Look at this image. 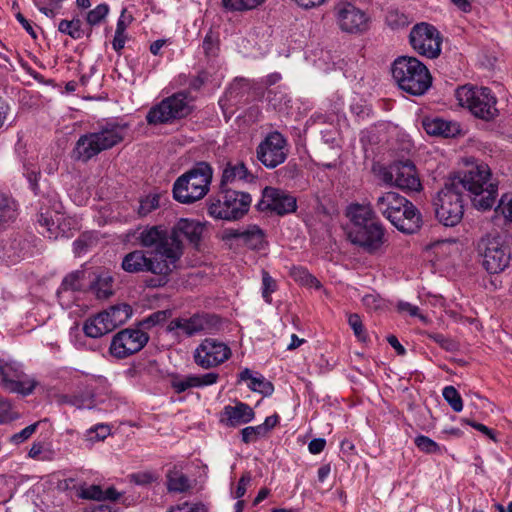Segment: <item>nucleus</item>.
<instances>
[{"instance_id":"obj_44","label":"nucleus","mask_w":512,"mask_h":512,"mask_svg":"<svg viewBox=\"0 0 512 512\" xmlns=\"http://www.w3.org/2000/svg\"><path fill=\"white\" fill-rule=\"evenodd\" d=\"M241 439L245 444L256 442L258 439L265 437L263 428L257 426H248L241 430Z\"/></svg>"},{"instance_id":"obj_63","label":"nucleus","mask_w":512,"mask_h":512,"mask_svg":"<svg viewBox=\"0 0 512 512\" xmlns=\"http://www.w3.org/2000/svg\"><path fill=\"white\" fill-rule=\"evenodd\" d=\"M325 445H326L325 439L315 438L309 442L308 450L312 454H319L324 450Z\"/></svg>"},{"instance_id":"obj_25","label":"nucleus","mask_w":512,"mask_h":512,"mask_svg":"<svg viewBox=\"0 0 512 512\" xmlns=\"http://www.w3.org/2000/svg\"><path fill=\"white\" fill-rule=\"evenodd\" d=\"M255 176L248 170L241 161L228 162L223 169L220 187L229 188V185L238 183H249L254 181Z\"/></svg>"},{"instance_id":"obj_50","label":"nucleus","mask_w":512,"mask_h":512,"mask_svg":"<svg viewBox=\"0 0 512 512\" xmlns=\"http://www.w3.org/2000/svg\"><path fill=\"white\" fill-rule=\"evenodd\" d=\"M75 294L76 293L69 291V290H65V289H61V288L58 289L57 297H58L59 304L62 306V308L70 309L73 306L74 302L76 301Z\"/></svg>"},{"instance_id":"obj_21","label":"nucleus","mask_w":512,"mask_h":512,"mask_svg":"<svg viewBox=\"0 0 512 512\" xmlns=\"http://www.w3.org/2000/svg\"><path fill=\"white\" fill-rule=\"evenodd\" d=\"M260 211H273L278 215L292 213L297 208L296 198L284 190L266 187L262 192V199L258 202Z\"/></svg>"},{"instance_id":"obj_9","label":"nucleus","mask_w":512,"mask_h":512,"mask_svg":"<svg viewBox=\"0 0 512 512\" xmlns=\"http://www.w3.org/2000/svg\"><path fill=\"white\" fill-rule=\"evenodd\" d=\"M476 252L482 267L490 274L504 271L510 263V250L499 236H482L476 243Z\"/></svg>"},{"instance_id":"obj_11","label":"nucleus","mask_w":512,"mask_h":512,"mask_svg":"<svg viewBox=\"0 0 512 512\" xmlns=\"http://www.w3.org/2000/svg\"><path fill=\"white\" fill-rule=\"evenodd\" d=\"M190 112L191 106L187 94L179 92L150 108L146 120L150 125L166 124L186 117Z\"/></svg>"},{"instance_id":"obj_22","label":"nucleus","mask_w":512,"mask_h":512,"mask_svg":"<svg viewBox=\"0 0 512 512\" xmlns=\"http://www.w3.org/2000/svg\"><path fill=\"white\" fill-rule=\"evenodd\" d=\"M219 322L218 317L213 315L200 316L194 315L190 318H176L173 319L167 329L170 332L180 331L182 334L192 336L205 329L210 330L214 325Z\"/></svg>"},{"instance_id":"obj_1","label":"nucleus","mask_w":512,"mask_h":512,"mask_svg":"<svg viewBox=\"0 0 512 512\" xmlns=\"http://www.w3.org/2000/svg\"><path fill=\"white\" fill-rule=\"evenodd\" d=\"M140 245L150 250L136 249L127 253L121 262V268L131 274L150 273L144 280L148 288L165 286L179 262V251L173 243H167V236L154 227L147 226L137 237Z\"/></svg>"},{"instance_id":"obj_15","label":"nucleus","mask_w":512,"mask_h":512,"mask_svg":"<svg viewBox=\"0 0 512 512\" xmlns=\"http://www.w3.org/2000/svg\"><path fill=\"white\" fill-rule=\"evenodd\" d=\"M348 238L354 245L369 254L377 253L385 243V229L379 221L352 227Z\"/></svg>"},{"instance_id":"obj_8","label":"nucleus","mask_w":512,"mask_h":512,"mask_svg":"<svg viewBox=\"0 0 512 512\" xmlns=\"http://www.w3.org/2000/svg\"><path fill=\"white\" fill-rule=\"evenodd\" d=\"M455 96L459 105L467 108L477 118L488 121L498 114L496 97L488 88L465 85L456 90Z\"/></svg>"},{"instance_id":"obj_26","label":"nucleus","mask_w":512,"mask_h":512,"mask_svg":"<svg viewBox=\"0 0 512 512\" xmlns=\"http://www.w3.org/2000/svg\"><path fill=\"white\" fill-rule=\"evenodd\" d=\"M423 127L429 135L454 137L460 133V126L456 122L447 121L442 118L425 119Z\"/></svg>"},{"instance_id":"obj_48","label":"nucleus","mask_w":512,"mask_h":512,"mask_svg":"<svg viewBox=\"0 0 512 512\" xmlns=\"http://www.w3.org/2000/svg\"><path fill=\"white\" fill-rule=\"evenodd\" d=\"M110 434V428L107 425H97L87 431V439L91 442L104 440Z\"/></svg>"},{"instance_id":"obj_42","label":"nucleus","mask_w":512,"mask_h":512,"mask_svg":"<svg viewBox=\"0 0 512 512\" xmlns=\"http://www.w3.org/2000/svg\"><path fill=\"white\" fill-rule=\"evenodd\" d=\"M109 13V6L107 4H99L94 9L87 13L86 21L89 25H98L106 18Z\"/></svg>"},{"instance_id":"obj_24","label":"nucleus","mask_w":512,"mask_h":512,"mask_svg":"<svg viewBox=\"0 0 512 512\" xmlns=\"http://www.w3.org/2000/svg\"><path fill=\"white\" fill-rule=\"evenodd\" d=\"M255 418L254 410L246 403L237 402L234 406L223 408L220 422L228 427H237L247 424Z\"/></svg>"},{"instance_id":"obj_23","label":"nucleus","mask_w":512,"mask_h":512,"mask_svg":"<svg viewBox=\"0 0 512 512\" xmlns=\"http://www.w3.org/2000/svg\"><path fill=\"white\" fill-rule=\"evenodd\" d=\"M226 239H240L243 244L253 250H261L267 245L265 232L257 225H248L242 229H229L225 232Z\"/></svg>"},{"instance_id":"obj_17","label":"nucleus","mask_w":512,"mask_h":512,"mask_svg":"<svg viewBox=\"0 0 512 512\" xmlns=\"http://www.w3.org/2000/svg\"><path fill=\"white\" fill-rule=\"evenodd\" d=\"M230 356L229 346L213 338L204 339L197 346L193 355L195 363L203 369L216 367L228 360Z\"/></svg>"},{"instance_id":"obj_39","label":"nucleus","mask_w":512,"mask_h":512,"mask_svg":"<svg viewBox=\"0 0 512 512\" xmlns=\"http://www.w3.org/2000/svg\"><path fill=\"white\" fill-rule=\"evenodd\" d=\"M414 443L416 447L427 454H439L441 453L440 446L431 438L419 435L415 438Z\"/></svg>"},{"instance_id":"obj_27","label":"nucleus","mask_w":512,"mask_h":512,"mask_svg":"<svg viewBox=\"0 0 512 512\" xmlns=\"http://www.w3.org/2000/svg\"><path fill=\"white\" fill-rule=\"evenodd\" d=\"M90 289L99 300H106L114 294L113 277L109 272L99 273L91 283Z\"/></svg>"},{"instance_id":"obj_36","label":"nucleus","mask_w":512,"mask_h":512,"mask_svg":"<svg viewBox=\"0 0 512 512\" xmlns=\"http://www.w3.org/2000/svg\"><path fill=\"white\" fill-rule=\"evenodd\" d=\"M198 376L187 375L185 377H175L171 381V386L176 393H183L190 388H198Z\"/></svg>"},{"instance_id":"obj_6","label":"nucleus","mask_w":512,"mask_h":512,"mask_svg":"<svg viewBox=\"0 0 512 512\" xmlns=\"http://www.w3.org/2000/svg\"><path fill=\"white\" fill-rule=\"evenodd\" d=\"M213 170L207 162H198L179 176L173 184L174 199L191 204L204 198L212 181Z\"/></svg>"},{"instance_id":"obj_43","label":"nucleus","mask_w":512,"mask_h":512,"mask_svg":"<svg viewBox=\"0 0 512 512\" xmlns=\"http://www.w3.org/2000/svg\"><path fill=\"white\" fill-rule=\"evenodd\" d=\"M160 195L151 194L146 196L140 201V205L138 208V214L140 216H146L151 213L153 210L159 207Z\"/></svg>"},{"instance_id":"obj_58","label":"nucleus","mask_w":512,"mask_h":512,"mask_svg":"<svg viewBox=\"0 0 512 512\" xmlns=\"http://www.w3.org/2000/svg\"><path fill=\"white\" fill-rule=\"evenodd\" d=\"M461 422L466 423L467 425H469V426L473 427L474 429L480 431L481 433L487 435L493 441H496L495 434H494L493 430H491L487 426H485L481 423L471 421L469 419H462Z\"/></svg>"},{"instance_id":"obj_33","label":"nucleus","mask_w":512,"mask_h":512,"mask_svg":"<svg viewBox=\"0 0 512 512\" xmlns=\"http://www.w3.org/2000/svg\"><path fill=\"white\" fill-rule=\"evenodd\" d=\"M58 30L63 34L69 35L73 39H80L84 35L82 22L78 18H74L72 20H61L58 25Z\"/></svg>"},{"instance_id":"obj_35","label":"nucleus","mask_w":512,"mask_h":512,"mask_svg":"<svg viewBox=\"0 0 512 512\" xmlns=\"http://www.w3.org/2000/svg\"><path fill=\"white\" fill-rule=\"evenodd\" d=\"M83 331L91 338H99L107 334V329L103 326V320L98 319L97 315L85 321Z\"/></svg>"},{"instance_id":"obj_51","label":"nucleus","mask_w":512,"mask_h":512,"mask_svg":"<svg viewBox=\"0 0 512 512\" xmlns=\"http://www.w3.org/2000/svg\"><path fill=\"white\" fill-rule=\"evenodd\" d=\"M80 497L84 499L101 501L103 500V490L98 485H91L81 489Z\"/></svg>"},{"instance_id":"obj_60","label":"nucleus","mask_w":512,"mask_h":512,"mask_svg":"<svg viewBox=\"0 0 512 512\" xmlns=\"http://www.w3.org/2000/svg\"><path fill=\"white\" fill-rule=\"evenodd\" d=\"M198 376V387H204L215 384L219 379V374L215 372H209Z\"/></svg>"},{"instance_id":"obj_37","label":"nucleus","mask_w":512,"mask_h":512,"mask_svg":"<svg viewBox=\"0 0 512 512\" xmlns=\"http://www.w3.org/2000/svg\"><path fill=\"white\" fill-rule=\"evenodd\" d=\"M443 398L455 412L463 410V401L461 395L454 386H446L442 392Z\"/></svg>"},{"instance_id":"obj_14","label":"nucleus","mask_w":512,"mask_h":512,"mask_svg":"<svg viewBox=\"0 0 512 512\" xmlns=\"http://www.w3.org/2000/svg\"><path fill=\"white\" fill-rule=\"evenodd\" d=\"M383 181L406 192H418L422 184L415 165L411 161L396 162L382 174Z\"/></svg>"},{"instance_id":"obj_38","label":"nucleus","mask_w":512,"mask_h":512,"mask_svg":"<svg viewBox=\"0 0 512 512\" xmlns=\"http://www.w3.org/2000/svg\"><path fill=\"white\" fill-rule=\"evenodd\" d=\"M248 387L254 391L264 395L272 394L274 387L272 383L265 379L261 374L256 373L252 381L248 384Z\"/></svg>"},{"instance_id":"obj_52","label":"nucleus","mask_w":512,"mask_h":512,"mask_svg":"<svg viewBox=\"0 0 512 512\" xmlns=\"http://www.w3.org/2000/svg\"><path fill=\"white\" fill-rule=\"evenodd\" d=\"M37 427H38V422L25 427L20 432L15 433L14 435L11 436V442H13L15 444H20V443L24 442L25 440L30 438L33 433H35Z\"/></svg>"},{"instance_id":"obj_56","label":"nucleus","mask_w":512,"mask_h":512,"mask_svg":"<svg viewBox=\"0 0 512 512\" xmlns=\"http://www.w3.org/2000/svg\"><path fill=\"white\" fill-rule=\"evenodd\" d=\"M428 338L439 344L445 350L451 351L455 348V344L450 339L439 333H425Z\"/></svg>"},{"instance_id":"obj_31","label":"nucleus","mask_w":512,"mask_h":512,"mask_svg":"<svg viewBox=\"0 0 512 512\" xmlns=\"http://www.w3.org/2000/svg\"><path fill=\"white\" fill-rule=\"evenodd\" d=\"M16 217L15 202L7 195L0 193V227Z\"/></svg>"},{"instance_id":"obj_55","label":"nucleus","mask_w":512,"mask_h":512,"mask_svg":"<svg viewBox=\"0 0 512 512\" xmlns=\"http://www.w3.org/2000/svg\"><path fill=\"white\" fill-rule=\"evenodd\" d=\"M167 318V311H157L145 318L140 324L145 328H150L162 323Z\"/></svg>"},{"instance_id":"obj_59","label":"nucleus","mask_w":512,"mask_h":512,"mask_svg":"<svg viewBox=\"0 0 512 512\" xmlns=\"http://www.w3.org/2000/svg\"><path fill=\"white\" fill-rule=\"evenodd\" d=\"M223 7L232 12H243L245 11V0H222Z\"/></svg>"},{"instance_id":"obj_16","label":"nucleus","mask_w":512,"mask_h":512,"mask_svg":"<svg viewBox=\"0 0 512 512\" xmlns=\"http://www.w3.org/2000/svg\"><path fill=\"white\" fill-rule=\"evenodd\" d=\"M149 335L141 329H123L115 334L110 344V353L118 359L126 358L143 349Z\"/></svg>"},{"instance_id":"obj_47","label":"nucleus","mask_w":512,"mask_h":512,"mask_svg":"<svg viewBox=\"0 0 512 512\" xmlns=\"http://www.w3.org/2000/svg\"><path fill=\"white\" fill-rule=\"evenodd\" d=\"M496 212L503 215L506 221L512 222V195L504 194L501 196Z\"/></svg>"},{"instance_id":"obj_53","label":"nucleus","mask_w":512,"mask_h":512,"mask_svg":"<svg viewBox=\"0 0 512 512\" xmlns=\"http://www.w3.org/2000/svg\"><path fill=\"white\" fill-rule=\"evenodd\" d=\"M167 512H207L206 508L202 504H191L184 502L169 508Z\"/></svg>"},{"instance_id":"obj_30","label":"nucleus","mask_w":512,"mask_h":512,"mask_svg":"<svg viewBox=\"0 0 512 512\" xmlns=\"http://www.w3.org/2000/svg\"><path fill=\"white\" fill-rule=\"evenodd\" d=\"M104 312L112 320L116 328L124 324L132 315V309L128 304L111 306L109 309L104 310Z\"/></svg>"},{"instance_id":"obj_12","label":"nucleus","mask_w":512,"mask_h":512,"mask_svg":"<svg viewBox=\"0 0 512 512\" xmlns=\"http://www.w3.org/2000/svg\"><path fill=\"white\" fill-rule=\"evenodd\" d=\"M409 41L418 54L427 58H437L441 53L440 32L431 24L424 22L416 24L410 31Z\"/></svg>"},{"instance_id":"obj_29","label":"nucleus","mask_w":512,"mask_h":512,"mask_svg":"<svg viewBox=\"0 0 512 512\" xmlns=\"http://www.w3.org/2000/svg\"><path fill=\"white\" fill-rule=\"evenodd\" d=\"M191 488L189 479L179 471H170L167 474V489L169 492L183 493Z\"/></svg>"},{"instance_id":"obj_28","label":"nucleus","mask_w":512,"mask_h":512,"mask_svg":"<svg viewBox=\"0 0 512 512\" xmlns=\"http://www.w3.org/2000/svg\"><path fill=\"white\" fill-rule=\"evenodd\" d=\"M347 216L353 223V227L378 221L370 205L352 204L348 207Z\"/></svg>"},{"instance_id":"obj_13","label":"nucleus","mask_w":512,"mask_h":512,"mask_svg":"<svg viewBox=\"0 0 512 512\" xmlns=\"http://www.w3.org/2000/svg\"><path fill=\"white\" fill-rule=\"evenodd\" d=\"M286 138L277 131L270 132L257 146L256 157L268 169L284 163L288 156Z\"/></svg>"},{"instance_id":"obj_3","label":"nucleus","mask_w":512,"mask_h":512,"mask_svg":"<svg viewBox=\"0 0 512 512\" xmlns=\"http://www.w3.org/2000/svg\"><path fill=\"white\" fill-rule=\"evenodd\" d=\"M375 208L403 233L412 234L420 227L419 211L412 202L397 192L388 191L379 195Z\"/></svg>"},{"instance_id":"obj_62","label":"nucleus","mask_w":512,"mask_h":512,"mask_svg":"<svg viewBox=\"0 0 512 512\" xmlns=\"http://www.w3.org/2000/svg\"><path fill=\"white\" fill-rule=\"evenodd\" d=\"M10 411V402H8L7 400L0 399V423H5L12 419Z\"/></svg>"},{"instance_id":"obj_61","label":"nucleus","mask_w":512,"mask_h":512,"mask_svg":"<svg viewBox=\"0 0 512 512\" xmlns=\"http://www.w3.org/2000/svg\"><path fill=\"white\" fill-rule=\"evenodd\" d=\"M203 49L206 55L215 56L217 51V45L212 35L207 34L203 40Z\"/></svg>"},{"instance_id":"obj_54","label":"nucleus","mask_w":512,"mask_h":512,"mask_svg":"<svg viewBox=\"0 0 512 512\" xmlns=\"http://www.w3.org/2000/svg\"><path fill=\"white\" fill-rule=\"evenodd\" d=\"M397 309L399 312H407L410 316L419 317L421 321L424 323L428 322L426 316L419 314V308L415 305H412L408 302L400 301L397 304Z\"/></svg>"},{"instance_id":"obj_18","label":"nucleus","mask_w":512,"mask_h":512,"mask_svg":"<svg viewBox=\"0 0 512 512\" xmlns=\"http://www.w3.org/2000/svg\"><path fill=\"white\" fill-rule=\"evenodd\" d=\"M334 11L336 22L343 32L360 34L368 30V15L352 3L339 2L335 6Z\"/></svg>"},{"instance_id":"obj_41","label":"nucleus","mask_w":512,"mask_h":512,"mask_svg":"<svg viewBox=\"0 0 512 512\" xmlns=\"http://www.w3.org/2000/svg\"><path fill=\"white\" fill-rule=\"evenodd\" d=\"M277 289L276 281L270 276V274L262 270V297L266 303L270 304L272 302V293H274Z\"/></svg>"},{"instance_id":"obj_40","label":"nucleus","mask_w":512,"mask_h":512,"mask_svg":"<svg viewBox=\"0 0 512 512\" xmlns=\"http://www.w3.org/2000/svg\"><path fill=\"white\" fill-rule=\"evenodd\" d=\"M83 272L74 271L69 273L62 281L60 288L72 291L74 293L79 292L82 288L81 278Z\"/></svg>"},{"instance_id":"obj_49","label":"nucleus","mask_w":512,"mask_h":512,"mask_svg":"<svg viewBox=\"0 0 512 512\" xmlns=\"http://www.w3.org/2000/svg\"><path fill=\"white\" fill-rule=\"evenodd\" d=\"M252 481V476L249 472L244 473L241 478L238 481L237 487L235 491L232 492V497L235 499L242 498L246 491L248 486L250 485Z\"/></svg>"},{"instance_id":"obj_7","label":"nucleus","mask_w":512,"mask_h":512,"mask_svg":"<svg viewBox=\"0 0 512 512\" xmlns=\"http://www.w3.org/2000/svg\"><path fill=\"white\" fill-rule=\"evenodd\" d=\"M251 201L248 193L220 187L218 195L209 199L208 214L215 219L238 220L248 212Z\"/></svg>"},{"instance_id":"obj_5","label":"nucleus","mask_w":512,"mask_h":512,"mask_svg":"<svg viewBox=\"0 0 512 512\" xmlns=\"http://www.w3.org/2000/svg\"><path fill=\"white\" fill-rule=\"evenodd\" d=\"M391 73L398 87L413 96L424 95L432 84L428 68L416 57L399 56L392 63Z\"/></svg>"},{"instance_id":"obj_45","label":"nucleus","mask_w":512,"mask_h":512,"mask_svg":"<svg viewBox=\"0 0 512 512\" xmlns=\"http://www.w3.org/2000/svg\"><path fill=\"white\" fill-rule=\"evenodd\" d=\"M386 22L391 28L398 29L407 26L409 24V19L404 13L397 10H391L386 15Z\"/></svg>"},{"instance_id":"obj_20","label":"nucleus","mask_w":512,"mask_h":512,"mask_svg":"<svg viewBox=\"0 0 512 512\" xmlns=\"http://www.w3.org/2000/svg\"><path fill=\"white\" fill-rule=\"evenodd\" d=\"M153 227L167 236V243L176 245L179 251V260L183 255L182 238H186L190 243L197 245L203 233V225L190 219H180L170 232L162 226Z\"/></svg>"},{"instance_id":"obj_32","label":"nucleus","mask_w":512,"mask_h":512,"mask_svg":"<svg viewBox=\"0 0 512 512\" xmlns=\"http://www.w3.org/2000/svg\"><path fill=\"white\" fill-rule=\"evenodd\" d=\"M62 218H63V216L57 215V218L55 220L47 212V213L40 214L38 222H39L40 226H42L43 228L46 229V233L49 238H57L58 237V233L56 232L57 229L61 230L63 233L65 232V230H64V228H62V224L60 222V220Z\"/></svg>"},{"instance_id":"obj_34","label":"nucleus","mask_w":512,"mask_h":512,"mask_svg":"<svg viewBox=\"0 0 512 512\" xmlns=\"http://www.w3.org/2000/svg\"><path fill=\"white\" fill-rule=\"evenodd\" d=\"M291 276L296 282H299L302 285L315 288L321 287L319 280L310 274L304 267H293L291 270Z\"/></svg>"},{"instance_id":"obj_10","label":"nucleus","mask_w":512,"mask_h":512,"mask_svg":"<svg viewBox=\"0 0 512 512\" xmlns=\"http://www.w3.org/2000/svg\"><path fill=\"white\" fill-rule=\"evenodd\" d=\"M434 206L437 219L445 226L453 227L463 218L464 204L461 190L450 179L437 193Z\"/></svg>"},{"instance_id":"obj_4","label":"nucleus","mask_w":512,"mask_h":512,"mask_svg":"<svg viewBox=\"0 0 512 512\" xmlns=\"http://www.w3.org/2000/svg\"><path fill=\"white\" fill-rule=\"evenodd\" d=\"M126 132V124L110 121L100 126L98 131L81 135L74 148L75 158L83 162L89 161L102 151L122 142Z\"/></svg>"},{"instance_id":"obj_46","label":"nucleus","mask_w":512,"mask_h":512,"mask_svg":"<svg viewBox=\"0 0 512 512\" xmlns=\"http://www.w3.org/2000/svg\"><path fill=\"white\" fill-rule=\"evenodd\" d=\"M348 324L354 332V335L360 340L365 342L367 340V333L362 324V320L358 314H350L348 316Z\"/></svg>"},{"instance_id":"obj_2","label":"nucleus","mask_w":512,"mask_h":512,"mask_svg":"<svg viewBox=\"0 0 512 512\" xmlns=\"http://www.w3.org/2000/svg\"><path fill=\"white\" fill-rule=\"evenodd\" d=\"M450 180L459 190L465 189L469 192L476 209L486 211L493 207L498 194V181L493 178L487 164L471 165L463 174H458Z\"/></svg>"},{"instance_id":"obj_57","label":"nucleus","mask_w":512,"mask_h":512,"mask_svg":"<svg viewBox=\"0 0 512 512\" xmlns=\"http://www.w3.org/2000/svg\"><path fill=\"white\" fill-rule=\"evenodd\" d=\"M133 16L127 12L126 8H123L116 24L117 32L125 33L127 27L132 23Z\"/></svg>"},{"instance_id":"obj_64","label":"nucleus","mask_w":512,"mask_h":512,"mask_svg":"<svg viewBox=\"0 0 512 512\" xmlns=\"http://www.w3.org/2000/svg\"><path fill=\"white\" fill-rule=\"evenodd\" d=\"M279 422V416L277 414L266 417L265 421L259 425V427L263 428V432L265 435L268 434L270 430H272Z\"/></svg>"},{"instance_id":"obj_19","label":"nucleus","mask_w":512,"mask_h":512,"mask_svg":"<svg viewBox=\"0 0 512 512\" xmlns=\"http://www.w3.org/2000/svg\"><path fill=\"white\" fill-rule=\"evenodd\" d=\"M0 384L9 392L19 393L24 396L33 392L36 382L29 379L16 362H5L0 359Z\"/></svg>"}]
</instances>
